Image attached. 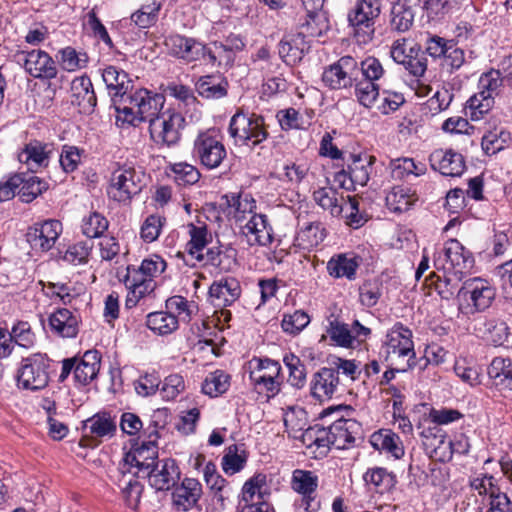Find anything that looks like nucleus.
<instances>
[{
	"label": "nucleus",
	"instance_id": "obj_1",
	"mask_svg": "<svg viewBox=\"0 0 512 512\" xmlns=\"http://www.w3.org/2000/svg\"><path fill=\"white\" fill-rule=\"evenodd\" d=\"M164 103L163 94L146 88L134 89L133 87L116 107L117 121L133 126L145 121L150 122L152 117L162 111Z\"/></svg>",
	"mask_w": 512,
	"mask_h": 512
},
{
	"label": "nucleus",
	"instance_id": "obj_2",
	"mask_svg": "<svg viewBox=\"0 0 512 512\" xmlns=\"http://www.w3.org/2000/svg\"><path fill=\"white\" fill-rule=\"evenodd\" d=\"M228 134L236 146L255 148L267 140L269 133L263 116L238 109L231 117Z\"/></svg>",
	"mask_w": 512,
	"mask_h": 512
},
{
	"label": "nucleus",
	"instance_id": "obj_3",
	"mask_svg": "<svg viewBox=\"0 0 512 512\" xmlns=\"http://www.w3.org/2000/svg\"><path fill=\"white\" fill-rule=\"evenodd\" d=\"M474 265V258L457 239H449L436 248L434 267L446 274L462 276Z\"/></svg>",
	"mask_w": 512,
	"mask_h": 512
},
{
	"label": "nucleus",
	"instance_id": "obj_4",
	"mask_svg": "<svg viewBox=\"0 0 512 512\" xmlns=\"http://www.w3.org/2000/svg\"><path fill=\"white\" fill-rule=\"evenodd\" d=\"M506 86L499 71L491 69L483 73L478 81V92L467 101V109L472 120L477 121L488 113L495 104V97Z\"/></svg>",
	"mask_w": 512,
	"mask_h": 512
},
{
	"label": "nucleus",
	"instance_id": "obj_5",
	"mask_svg": "<svg viewBox=\"0 0 512 512\" xmlns=\"http://www.w3.org/2000/svg\"><path fill=\"white\" fill-rule=\"evenodd\" d=\"M52 360L45 353H33L22 358L17 369L18 386L37 391L49 383Z\"/></svg>",
	"mask_w": 512,
	"mask_h": 512
},
{
	"label": "nucleus",
	"instance_id": "obj_6",
	"mask_svg": "<svg viewBox=\"0 0 512 512\" xmlns=\"http://www.w3.org/2000/svg\"><path fill=\"white\" fill-rule=\"evenodd\" d=\"M249 379L259 393L268 397L280 392L283 377L281 365L270 358L253 357L248 363Z\"/></svg>",
	"mask_w": 512,
	"mask_h": 512
},
{
	"label": "nucleus",
	"instance_id": "obj_7",
	"mask_svg": "<svg viewBox=\"0 0 512 512\" xmlns=\"http://www.w3.org/2000/svg\"><path fill=\"white\" fill-rule=\"evenodd\" d=\"M192 154L205 168H218L227 157L220 131L211 128L199 132L193 142Z\"/></svg>",
	"mask_w": 512,
	"mask_h": 512
},
{
	"label": "nucleus",
	"instance_id": "obj_8",
	"mask_svg": "<svg viewBox=\"0 0 512 512\" xmlns=\"http://www.w3.org/2000/svg\"><path fill=\"white\" fill-rule=\"evenodd\" d=\"M185 119L181 113L166 109L149 122V131L152 140L159 146H175L181 138V130Z\"/></svg>",
	"mask_w": 512,
	"mask_h": 512
},
{
	"label": "nucleus",
	"instance_id": "obj_9",
	"mask_svg": "<svg viewBox=\"0 0 512 512\" xmlns=\"http://www.w3.org/2000/svg\"><path fill=\"white\" fill-rule=\"evenodd\" d=\"M144 173L131 166H124L112 174L108 195L118 202H129L138 195L145 186Z\"/></svg>",
	"mask_w": 512,
	"mask_h": 512
},
{
	"label": "nucleus",
	"instance_id": "obj_10",
	"mask_svg": "<svg viewBox=\"0 0 512 512\" xmlns=\"http://www.w3.org/2000/svg\"><path fill=\"white\" fill-rule=\"evenodd\" d=\"M381 13L380 0H358L348 13V21L355 28L359 43L366 44L373 39L375 20Z\"/></svg>",
	"mask_w": 512,
	"mask_h": 512
},
{
	"label": "nucleus",
	"instance_id": "obj_11",
	"mask_svg": "<svg viewBox=\"0 0 512 512\" xmlns=\"http://www.w3.org/2000/svg\"><path fill=\"white\" fill-rule=\"evenodd\" d=\"M495 289L482 279H474L459 290V309L464 314H474L489 308L495 299Z\"/></svg>",
	"mask_w": 512,
	"mask_h": 512
},
{
	"label": "nucleus",
	"instance_id": "obj_12",
	"mask_svg": "<svg viewBox=\"0 0 512 512\" xmlns=\"http://www.w3.org/2000/svg\"><path fill=\"white\" fill-rule=\"evenodd\" d=\"M376 158L367 153L352 154L347 170L342 169L334 176V181L341 188L354 190L356 185L365 186L373 172Z\"/></svg>",
	"mask_w": 512,
	"mask_h": 512
},
{
	"label": "nucleus",
	"instance_id": "obj_13",
	"mask_svg": "<svg viewBox=\"0 0 512 512\" xmlns=\"http://www.w3.org/2000/svg\"><path fill=\"white\" fill-rule=\"evenodd\" d=\"M16 57L18 64L34 79L50 81L58 75L57 62L42 49L21 50Z\"/></svg>",
	"mask_w": 512,
	"mask_h": 512
},
{
	"label": "nucleus",
	"instance_id": "obj_14",
	"mask_svg": "<svg viewBox=\"0 0 512 512\" xmlns=\"http://www.w3.org/2000/svg\"><path fill=\"white\" fill-rule=\"evenodd\" d=\"M292 489L301 495V498L295 501V507L298 512H318L321 502L317 497L318 476L308 470L296 469L292 473Z\"/></svg>",
	"mask_w": 512,
	"mask_h": 512
},
{
	"label": "nucleus",
	"instance_id": "obj_15",
	"mask_svg": "<svg viewBox=\"0 0 512 512\" xmlns=\"http://www.w3.org/2000/svg\"><path fill=\"white\" fill-rule=\"evenodd\" d=\"M387 360L390 365L397 364V360L415 362V350L412 340V331L402 323H395L386 335Z\"/></svg>",
	"mask_w": 512,
	"mask_h": 512
},
{
	"label": "nucleus",
	"instance_id": "obj_16",
	"mask_svg": "<svg viewBox=\"0 0 512 512\" xmlns=\"http://www.w3.org/2000/svg\"><path fill=\"white\" fill-rule=\"evenodd\" d=\"M157 458L158 447L155 440H149L127 452L119 463L118 471L133 472L134 475L141 476L157 462Z\"/></svg>",
	"mask_w": 512,
	"mask_h": 512
},
{
	"label": "nucleus",
	"instance_id": "obj_17",
	"mask_svg": "<svg viewBox=\"0 0 512 512\" xmlns=\"http://www.w3.org/2000/svg\"><path fill=\"white\" fill-rule=\"evenodd\" d=\"M327 334L331 341L343 348H355L364 343L371 334V329L354 320L351 325L333 320L329 322Z\"/></svg>",
	"mask_w": 512,
	"mask_h": 512
},
{
	"label": "nucleus",
	"instance_id": "obj_18",
	"mask_svg": "<svg viewBox=\"0 0 512 512\" xmlns=\"http://www.w3.org/2000/svg\"><path fill=\"white\" fill-rule=\"evenodd\" d=\"M358 71L357 61L344 56L324 70L322 81L330 89L347 88L357 80Z\"/></svg>",
	"mask_w": 512,
	"mask_h": 512
},
{
	"label": "nucleus",
	"instance_id": "obj_19",
	"mask_svg": "<svg viewBox=\"0 0 512 512\" xmlns=\"http://www.w3.org/2000/svg\"><path fill=\"white\" fill-rule=\"evenodd\" d=\"M181 471L172 458H164L149 468L142 478H147L149 485L156 491H168L173 488L180 480Z\"/></svg>",
	"mask_w": 512,
	"mask_h": 512
},
{
	"label": "nucleus",
	"instance_id": "obj_20",
	"mask_svg": "<svg viewBox=\"0 0 512 512\" xmlns=\"http://www.w3.org/2000/svg\"><path fill=\"white\" fill-rule=\"evenodd\" d=\"M165 45L170 55L187 63L206 61V45L194 38L174 34L165 39Z\"/></svg>",
	"mask_w": 512,
	"mask_h": 512
},
{
	"label": "nucleus",
	"instance_id": "obj_21",
	"mask_svg": "<svg viewBox=\"0 0 512 512\" xmlns=\"http://www.w3.org/2000/svg\"><path fill=\"white\" fill-rule=\"evenodd\" d=\"M341 381L337 377V371L329 367H322L312 375L310 381L311 396L325 402L340 393Z\"/></svg>",
	"mask_w": 512,
	"mask_h": 512
},
{
	"label": "nucleus",
	"instance_id": "obj_22",
	"mask_svg": "<svg viewBox=\"0 0 512 512\" xmlns=\"http://www.w3.org/2000/svg\"><path fill=\"white\" fill-rule=\"evenodd\" d=\"M62 223L49 219L40 224H35L27 233V241L35 250L48 251L56 243L62 233Z\"/></svg>",
	"mask_w": 512,
	"mask_h": 512
},
{
	"label": "nucleus",
	"instance_id": "obj_23",
	"mask_svg": "<svg viewBox=\"0 0 512 512\" xmlns=\"http://www.w3.org/2000/svg\"><path fill=\"white\" fill-rule=\"evenodd\" d=\"M240 282L234 277H222L215 280L209 287V300L214 307L231 306L241 296Z\"/></svg>",
	"mask_w": 512,
	"mask_h": 512
},
{
	"label": "nucleus",
	"instance_id": "obj_24",
	"mask_svg": "<svg viewBox=\"0 0 512 512\" xmlns=\"http://www.w3.org/2000/svg\"><path fill=\"white\" fill-rule=\"evenodd\" d=\"M202 494L201 483L195 478L185 477L173 487L172 504L177 511L187 512L196 507Z\"/></svg>",
	"mask_w": 512,
	"mask_h": 512
},
{
	"label": "nucleus",
	"instance_id": "obj_25",
	"mask_svg": "<svg viewBox=\"0 0 512 512\" xmlns=\"http://www.w3.org/2000/svg\"><path fill=\"white\" fill-rule=\"evenodd\" d=\"M53 151L52 144L32 140L18 154V159L27 166L28 170L37 172L48 166Z\"/></svg>",
	"mask_w": 512,
	"mask_h": 512
},
{
	"label": "nucleus",
	"instance_id": "obj_26",
	"mask_svg": "<svg viewBox=\"0 0 512 512\" xmlns=\"http://www.w3.org/2000/svg\"><path fill=\"white\" fill-rule=\"evenodd\" d=\"M429 162L434 170L445 176L457 177L465 170L464 157L452 149L434 150L429 156Z\"/></svg>",
	"mask_w": 512,
	"mask_h": 512
},
{
	"label": "nucleus",
	"instance_id": "obj_27",
	"mask_svg": "<svg viewBox=\"0 0 512 512\" xmlns=\"http://www.w3.org/2000/svg\"><path fill=\"white\" fill-rule=\"evenodd\" d=\"M101 76L114 102L119 98V103H121L124 96L133 88L128 73L116 66L109 65L105 67L101 70Z\"/></svg>",
	"mask_w": 512,
	"mask_h": 512
},
{
	"label": "nucleus",
	"instance_id": "obj_28",
	"mask_svg": "<svg viewBox=\"0 0 512 512\" xmlns=\"http://www.w3.org/2000/svg\"><path fill=\"white\" fill-rule=\"evenodd\" d=\"M83 429L92 439L112 438L117 431L116 415L100 411L84 421Z\"/></svg>",
	"mask_w": 512,
	"mask_h": 512
},
{
	"label": "nucleus",
	"instance_id": "obj_29",
	"mask_svg": "<svg viewBox=\"0 0 512 512\" xmlns=\"http://www.w3.org/2000/svg\"><path fill=\"white\" fill-rule=\"evenodd\" d=\"M332 446L336 449H346L356 440V435L360 432V424L353 419L343 417L335 420L328 426Z\"/></svg>",
	"mask_w": 512,
	"mask_h": 512
},
{
	"label": "nucleus",
	"instance_id": "obj_30",
	"mask_svg": "<svg viewBox=\"0 0 512 512\" xmlns=\"http://www.w3.org/2000/svg\"><path fill=\"white\" fill-rule=\"evenodd\" d=\"M52 332L62 338H74L79 332V315L67 308H59L48 319Z\"/></svg>",
	"mask_w": 512,
	"mask_h": 512
},
{
	"label": "nucleus",
	"instance_id": "obj_31",
	"mask_svg": "<svg viewBox=\"0 0 512 512\" xmlns=\"http://www.w3.org/2000/svg\"><path fill=\"white\" fill-rule=\"evenodd\" d=\"M243 234L253 236V242L266 246L273 241V228L265 214L254 213L241 225Z\"/></svg>",
	"mask_w": 512,
	"mask_h": 512
},
{
	"label": "nucleus",
	"instance_id": "obj_32",
	"mask_svg": "<svg viewBox=\"0 0 512 512\" xmlns=\"http://www.w3.org/2000/svg\"><path fill=\"white\" fill-rule=\"evenodd\" d=\"M361 258L353 253L337 254L327 262V271L331 277L354 280Z\"/></svg>",
	"mask_w": 512,
	"mask_h": 512
},
{
	"label": "nucleus",
	"instance_id": "obj_33",
	"mask_svg": "<svg viewBox=\"0 0 512 512\" xmlns=\"http://www.w3.org/2000/svg\"><path fill=\"white\" fill-rule=\"evenodd\" d=\"M313 200L332 217H340L344 211L346 198L332 186L319 187L313 192Z\"/></svg>",
	"mask_w": 512,
	"mask_h": 512
},
{
	"label": "nucleus",
	"instance_id": "obj_34",
	"mask_svg": "<svg viewBox=\"0 0 512 512\" xmlns=\"http://www.w3.org/2000/svg\"><path fill=\"white\" fill-rule=\"evenodd\" d=\"M101 356L96 350L84 353L81 359H77L74 368V380L80 385H87L94 380L100 370Z\"/></svg>",
	"mask_w": 512,
	"mask_h": 512
},
{
	"label": "nucleus",
	"instance_id": "obj_35",
	"mask_svg": "<svg viewBox=\"0 0 512 512\" xmlns=\"http://www.w3.org/2000/svg\"><path fill=\"white\" fill-rule=\"evenodd\" d=\"M325 0H302V4L307 12V19L302 27L313 37L321 36L323 31L328 28L327 19L321 13Z\"/></svg>",
	"mask_w": 512,
	"mask_h": 512
},
{
	"label": "nucleus",
	"instance_id": "obj_36",
	"mask_svg": "<svg viewBox=\"0 0 512 512\" xmlns=\"http://www.w3.org/2000/svg\"><path fill=\"white\" fill-rule=\"evenodd\" d=\"M199 96L208 100L225 97L228 92V81L220 74L201 76L195 83Z\"/></svg>",
	"mask_w": 512,
	"mask_h": 512
},
{
	"label": "nucleus",
	"instance_id": "obj_37",
	"mask_svg": "<svg viewBox=\"0 0 512 512\" xmlns=\"http://www.w3.org/2000/svg\"><path fill=\"white\" fill-rule=\"evenodd\" d=\"M73 103H76L82 112L90 113L97 103L93 84L88 76H81L73 80L72 86Z\"/></svg>",
	"mask_w": 512,
	"mask_h": 512
},
{
	"label": "nucleus",
	"instance_id": "obj_38",
	"mask_svg": "<svg viewBox=\"0 0 512 512\" xmlns=\"http://www.w3.org/2000/svg\"><path fill=\"white\" fill-rule=\"evenodd\" d=\"M369 490L379 494L390 492L396 485V475L383 467L369 468L363 475Z\"/></svg>",
	"mask_w": 512,
	"mask_h": 512
},
{
	"label": "nucleus",
	"instance_id": "obj_39",
	"mask_svg": "<svg viewBox=\"0 0 512 512\" xmlns=\"http://www.w3.org/2000/svg\"><path fill=\"white\" fill-rule=\"evenodd\" d=\"M141 476L134 475L133 472L119 473L117 470L116 483L121 489L123 498L128 507L135 509L141 498L143 485L138 481Z\"/></svg>",
	"mask_w": 512,
	"mask_h": 512
},
{
	"label": "nucleus",
	"instance_id": "obj_40",
	"mask_svg": "<svg viewBox=\"0 0 512 512\" xmlns=\"http://www.w3.org/2000/svg\"><path fill=\"white\" fill-rule=\"evenodd\" d=\"M372 446L383 451L395 459H400L404 455V447L400 437L389 429H382L371 436Z\"/></svg>",
	"mask_w": 512,
	"mask_h": 512
},
{
	"label": "nucleus",
	"instance_id": "obj_41",
	"mask_svg": "<svg viewBox=\"0 0 512 512\" xmlns=\"http://www.w3.org/2000/svg\"><path fill=\"white\" fill-rule=\"evenodd\" d=\"M236 253L234 249L220 247H212L202 254V258L198 262L204 265H211L219 271L228 272L236 265Z\"/></svg>",
	"mask_w": 512,
	"mask_h": 512
},
{
	"label": "nucleus",
	"instance_id": "obj_42",
	"mask_svg": "<svg viewBox=\"0 0 512 512\" xmlns=\"http://www.w3.org/2000/svg\"><path fill=\"white\" fill-rule=\"evenodd\" d=\"M187 229L190 240L186 245V251L191 258L195 260L201 259L203 250L211 241V234L204 223H200L198 225L190 223L188 224Z\"/></svg>",
	"mask_w": 512,
	"mask_h": 512
},
{
	"label": "nucleus",
	"instance_id": "obj_43",
	"mask_svg": "<svg viewBox=\"0 0 512 512\" xmlns=\"http://www.w3.org/2000/svg\"><path fill=\"white\" fill-rule=\"evenodd\" d=\"M488 375L500 389L512 390V359L495 357L488 367Z\"/></svg>",
	"mask_w": 512,
	"mask_h": 512
},
{
	"label": "nucleus",
	"instance_id": "obj_44",
	"mask_svg": "<svg viewBox=\"0 0 512 512\" xmlns=\"http://www.w3.org/2000/svg\"><path fill=\"white\" fill-rule=\"evenodd\" d=\"M386 204L394 212H404L417 200V196L410 188L394 186L386 195Z\"/></svg>",
	"mask_w": 512,
	"mask_h": 512
},
{
	"label": "nucleus",
	"instance_id": "obj_45",
	"mask_svg": "<svg viewBox=\"0 0 512 512\" xmlns=\"http://www.w3.org/2000/svg\"><path fill=\"white\" fill-rule=\"evenodd\" d=\"M390 27L393 31L403 33L408 31L414 22V12L405 2L397 1L390 11Z\"/></svg>",
	"mask_w": 512,
	"mask_h": 512
},
{
	"label": "nucleus",
	"instance_id": "obj_46",
	"mask_svg": "<svg viewBox=\"0 0 512 512\" xmlns=\"http://www.w3.org/2000/svg\"><path fill=\"white\" fill-rule=\"evenodd\" d=\"M325 236V229L321 227L320 223L310 222L300 228L295 241L300 248L310 250L318 246Z\"/></svg>",
	"mask_w": 512,
	"mask_h": 512
},
{
	"label": "nucleus",
	"instance_id": "obj_47",
	"mask_svg": "<svg viewBox=\"0 0 512 512\" xmlns=\"http://www.w3.org/2000/svg\"><path fill=\"white\" fill-rule=\"evenodd\" d=\"M178 319L164 311L152 312L147 315L146 325L153 332L159 335H168L178 328Z\"/></svg>",
	"mask_w": 512,
	"mask_h": 512
},
{
	"label": "nucleus",
	"instance_id": "obj_48",
	"mask_svg": "<svg viewBox=\"0 0 512 512\" xmlns=\"http://www.w3.org/2000/svg\"><path fill=\"white\" fill-rule=\"evenodd\" d=\"M17 175H20L22 179L18 189V196L22 202H32L48 188L47 182L35 175H26L24 173H18Z\"/></svg>",
	"mask_w": 512,
	"mask_h": 512
},
{
	"label": "nucleus",
	"instance_id": "obj_49",
	"mask_svg": "<svg viewBox=\"0 0 512 512\" xmlns=\"http://www.w3.org/2000/svg\"><path fill=\"white\" fill-rule=\"evenodd\" d=\"M231 377L223 370H215L207 374L202 383V391L210 397H218L224 394L230 387Z\"/></svg>",
	"mask_w": 512,
	"mask_h": 512
},
{
	"label": "nucleus",
	"instance_id": "obj_50",
	"mask_svg": "<svg viewBox=\"0 0 512 512\" xmlns=\"http://www.w3.org/2000/svg\"><path fill=\"white\" fill-rule=\"evenodd\" d=\"M229 206L234 208L233 218L235 222L242 225L251 215L256 213V201L249 194L233 195L228 201Z\"/></svg>",
	"mask_w": 512,
	"mask_h": 512
},
{
	"label": "nucleus",
	"instance_id": "obj_51",
	"mask_svg": "<svg viewBox=\"0 0 512 512\" xmlns=\"http://www.w3.org/2000/svg\"><path fill=\"white\" fill-rule=\"evenodd\" d=\"M168 91L171 96L183 102L187 108H193V112L190 115L191 120L199 121L201 119L202 111L199 109L200 102L188 86L173 84L168 86Z\"/></svg>",
	"mask_w": 512,
	"mask_h": 512
},
{
	"label": "nucleus",
	"instance_id": "obj_52",
	"mask_svg": "<svg viewBox=\"0 0 512 512\" xmlns=\"http://www.w3.org/2000/svg\"><path fill=\"white\" fill-rule=\"evenodd\" d=\"M284 424L293 438L300 439L307 448L314 447L317 440L318 426L309 427L304 430V424H294L293 414L285 417Z\"/></svg>",
	"mask_w": 512,
	"mask_h": 512
},
{
	"label": "nucleus",
	"instance_id": "obj_53",
	"mask_svg": "<svg viewBox=\"0 0 512 512\" xmlns=\"http://www.w3.org/2000/svg\"><path fill=\"white\" fill-rule=\"evenodd\" d=\"M57 59L63 70L74 72L86 66V54L78 53L72 47H65L58 51Z\"/></svg>",
	"mask_w": 512,
	"mask_h": 512
},
{
	"label": "nucleus",
	"instance_id": "obj_54",
	"mask_svg": "<svg viewBox=\"0 0 512 512\" xmlns=\"http://www.w3.org/2000/svg\"><path fill=\"white\" fill-rule=\"evenodd\" d=\"M283 362L289 370L288 382L295 388H302L306 382V368L301 360L294 354H286Z\"/></svg>",
	"mask_w": 512,
	"mask_h": 512
},
{
	"label": "nucleus",
	"instance_id": "obj_55",
	"mask_svg": "<svg viewBox=\"0 0 512 512\" xmlns=\"http://www.w3.org/2000/svg\"><path fill=\"white\" fill-rule=\"evenodd\" d=\"M510 140V133L501 129L488 131L482 137V149L487 155H494L505 148Z\"/></svg>",
	"mask_w": 512,
	"mask_h": 512
},
{
	"label": "nucleus",
	"instance_id": "obj_56",
	"mask_svg": "<svg viewBox=\"0 0 512 512\" xmlns=\"http://www.w3.org/2000/svg\"><path fill=\"white\" fill-rule=\"evenodd\" d=\"M462 278V276L444 273L443 278H437L435 289L442 299L449 300L455 295L459 298V290H464V286L460 285Z\"/></svg>",
	"mask_w": 512,
	"mask_h": 512
},
{
	"label": "nucleus",
	"instance_id": "obj_57",
	"mask_svg": "<svg viewBox=\"0 0 512 512\" xmlns=\"http://www.w3.org/2000/svg\"><path fill=\"white\" fill-rule=\"evenodd\" d=\"M268 494L267 477L263 473L255 474L243 486V500L246 502L253 501L255 495H258L259 499H264Z\"/></svg>",
	"mask_w": 512,
	"mask_h": 512
},
{
	"label": "nucleus",
	"instance_id": "obj_58",
	"mask_svg": "<svg viewBox=\"0 0 512 512\" xmlns=\"http://www.w3.org/2000/svg\"><path fill=\"white\" fill-rule=\"evenodd\" d=\"M171 171L178 185H193L200 179L199 170L187 162H178L172 165Z\"/></svg>",
	"mask_w": 512,
	"mask_h": 512
},
{
	"label": "nucleus",
	"instance_id": "obj_59",
	"mask_svg": "<svg viewBox=\"0 0 512 512\" xmlns=\"http://www.w3.org/2000/svg\"><path fill=\"white\" fill-rule=\"evenodd\" d=\"M9 333L13 343L15 342L20 347L29 349L35 345V334L32 331L30 324L26 321H18L15 323Z\"/></svg>",
	"mask_w": 512,
	"mask_h": 512
},
{
	"label": "nucleus",
	"instance_id": "obj_60",
	"mask_svg": "<svg viewBox=\"0 0 512 512\" xmlns=\"http://www.w3.org/2000/svg\"><path fill=\"white\" fill-rule=\"evenodd\" d=\"M168 313L176 315L177 318L184 321H189L193 313L195 305L193 302H189L186 298L180 295H175L166 300L165 303Z\"/></svg>",
	"mask_w": 512,
	"mask_h": 512
},
{
	"label": "nucleus",
	"instance_id": "obj_61",
	"mask_svg": "<svg viewBox=\"0 0 512 512\" xmlns=\"http://www.w3.org/2000/svg\"><path fill=\"white\" fill-rule=\"evenodd\" d=\"M108 229V220L100 213L93 212L84 218L82 232L89 238L101 237Z\"/></svg>",
	"mask_w": 512,
	"mask_h": 512
},
{
	"label": "nucleus",
	"instance_id": "obj_62",
	"mask_svg": "<svg viewBox=\"0 0 512 512\" xmlns=\"http://www.w3.org/2000/svg\"><path fill=\"white\" fill-rule=\"evenodd\" d=\"M355 95L361 105L370 108L379 97V87L372 81H359L355 84Z\"/></svg>",
	"mask_w": 512,
	"mask_h": 512
},
{
	"label": "nucleus",
	"instance_id": "obj_63",
	"mask_svg": "<svg viewBox=\"0 0 512 512\" xmlns=\"http://www.w3.org/2000/svg\"><path fill=\"white\" fill-rule=\"evenodd\" d=\"M310 322L308 314L297 310L293 314L284 315L281 326L284 332L291 335L300 333Z\"/></svg>",
	"mask_w": 512,
	"mask_h": 512
},
{
	"label": "nucleus",
	"instance_id": "obj_64",
	"mask_svg": "<svg viewBox=\"0 0 512 512\" xmlns=\"http://www.w3.org/2000/svg\"><path fill=\"white\" fill-rule=\"evenodd\" d=\"M82 150L76 146L64 145L62 147L59 163L65 173L74 172L81 162Z\"/></svg>",
	"mask_w": 512,
	"mask_h": 512
}]
</instances>
